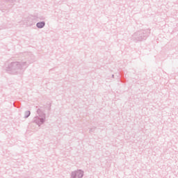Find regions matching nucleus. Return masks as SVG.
I'll return each instance as SVG.
<instances>
[{
  "mask_svg": "<svg viewBox=\"0 0 178 178\" xmlns=\"http://www.w3.org/2000/svg\"><path fill=\"white\" fill-rule=\"evenodd\" d=\"M26 58L24 60H19L16 61L10 62L8 65L6 64L5 70L8 74H13L14 76H22L26 69L35 62V56L33 53H25Z\"/></svg>",
  "mask_w": 178,
  "mask_h": 178,
  "instance_id": "nucleus-1",
  "label": "nucleus"
},
{
  "mask_svg": "<svg viewBox=\"0 0 178 178\" xmlns=\"http://www.w3.org/2000/svg\"><path fill=\"white\" fill-rule=\"evenodd\" d=\"M36 115L33 118L31 122L29 124V127L34 123L37 124L38 127H41L42 124L45 123L47 120V114L44 113V111L41 110V108H38L36 111Z\"/></svg>",
  "mask_w": 178,
  "mask_h": 178,
  "instance_id": "nucleus-2",
  "label": "nucleus"
},
{
  "mask_svg": "<svg viewBox=\"0 0 178 178\" xmlns=\"http://www.w3.org/2000/svg\"><path fill=\"white\" fill-rule=\"evenodd\" d=\"M148 35H149V30H140L134 33L131 38L134 41H143L147 40Z\"/></svg>",
  "mask_w": 178,
  "mask_h": 178,
  "instance_id": "nucleus-3",
  "label": "nucleus"
},
{
  "mask_svg": "<svg viewBox=\"0 0 178 178\" xmlns=\"http://www.w3.org/2000/svg\"><path fill=\"white\" fill-rule=\"evenodd\" d=\"M71 178H83L84 176V171L81 170H76L71 172Z\"/></svg>",
  "mask_w": 178,
  "mask_h": 178,
  "instance_id": "nucleus-4",
  "label": "nucleus"
},
{
  "mask_svg": "<svg viewBox=\"0 0 178 178\" xmlns=\"http://www.w3.org/2000/svg\"><path fill=\"white\" fill-rule=\"evenodd\" d=\"M35 20V17H34V16H33V15H31L26 18L25 23H26V26L31 27V26L34 25Z\"/></svg>",
  "mask_w": 178,
  "mask_h": 178,
  "instance_id": "nucleus-5",
  "label": "nucleus"
},
{
  "mask_svg": "<svg viewBox=\"0 0 178 178\" xmlns=\"http://www.w3.org/2000/svg\"><path fill=\"white\" fill-rule=\"evenodd\" d=\"M36 27L38 29H44V27H45V22L42 21L40 22H38L36 24Z\"/></svg>",
  "mask_w": 178,
  "mask_h": 178,
  "instance_id": "nucleus-6",
  "label": "nucleus"
},
{
  "mask_svg": "<svg viewBox=\"0 0 178 178\" xmlns=\"http://www.w3.org/2000/svg\"><path fill=\"white\" fill-rule=\"evenodd\" d=\"M6 2H10V3H12L13 5H15V3H19L20 2V0H5Z\"/></svg>",
  "mask_w": 178,
  "mask_h": 178,
  "instance_id": "nucleus-7",
  "label": "nucleus"
},
{
  "mask_svg": "<svg viewBox=\"0 0 178 178\" xmlns=\"http://www.w3.org/2000/svg\"><path fill=\"white\" fill-rule=\"evenodd\" d=\"M30 115H31V112H30V111H26L24 112V119H27Z\"/></svg>",
  "mask_w": 178,
  "mask_h": 178,
  "instance_id": "nucleus-8",
  "label": "nucleus"
},
{
  "mask_svg": "<svg viewBox=\"0 0 178 178\" xmlns=\"http://www.w3.org/2000/svg\"><path fill=\"white\" fill-rule=\"evenodd\" d=\"M97 129V128H96L95 127H92V128L90 129V133H92V132L95 131V129Z\"/></svg>",
  "mask_w": 178,
  "mask_h": 178,
  "instance_id": "nucleus-9",
  "label": "nucleus"
},
{
  "mask_svg": "<svg viewBox=\"0 0 178 178\" xmlns=\"http://www.w3.org/2000/svg\"><path fill=\"white\" fill-rule=\"evenodd\" d=\"M41 20H45V17H40V18Z\"/></svg>",
  "mask_w": 178,
  "mask_h": 178,
  "instance_id": "nucleus-10",
  "label": "nucleus"
},
{
  "mask_svg": "<svg viewBox=\"0 0 178 178\" xmlns=\"http://www.w3.org/2000/svg\"><path fill=\"white\" fill-rule=\"evenodd\" d=\"M114 77H115V75H114V74H113V75H112V78L113 79Z\"/></svg>",
  "mask_w": 178,
  "mask_h": 178,
  "instance_id": "nucleus-11",
  "label": "nucleus"
}]
</instances>
